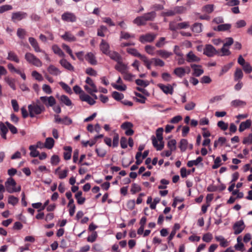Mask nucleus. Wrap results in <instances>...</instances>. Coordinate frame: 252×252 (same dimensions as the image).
I'll use <instances>...</instances> for the list:
<instances>
[{"label":"nucleus","instance_id":"5fc2aeb1","mask_svg":"<svg viewBox=\"0 0 252 252\" xmlns=\"http://www.w3.org/2000/svg\"><path fill=\"white\" fill-rule=\"evenodd\" d=\"M95 152L98 157L103 158L106 154V151L102 148H97L95 149Z\"/></svg>","mask_w":252,"mask_h":252},{"label":"nucleus","instance_id":"bb28decb","mask_svg":"<svg viewBox=\"0 0 252 252\" xmlns=\"http://www.w3.org/2000/svg\"><path fill=\"white\" fill-rule=\"evenodd\" d=\"M252 122L250 120H247L245 122H242L239 127V130L240 132H242L246 129L250 127L251 126Z\"/></svg>","mask_w":252,"mask_h":252},{"label":"nucleus","instance_id":"13d9d810","mask_svg":"<svg viewBox=\"0 0 252 252\" xmlns=\"http://www.w3.org/2000/svg\"><path fill=\"white\" fill-rule=\"evenodd\" d=\"M145 50L148 54L151 55H154L155 48L154 46L148 45L145 47Z\"/></svg>","mask_w":252,"mask_h":252},{"label":"nucleus","instance_id":"473e14b6","mask_svg":"<svg viewBox=\"0 0 252 252\" xmlns=\"http://www.w3.org/2000/svg\"><path fill=\"white\" fill-rule=\"evenodd\" d=\"M202 160V158L201 157H198L195 160L189 161L187 163V166L189 167H191L193 165H197L199 163H201H201Z\"/></svg>","mask_w":252,"mask_h":252},{"label":"nucleus","instance_id":"8fccbe9b","mask_svg":"<svg viewBox=\"0 0 252 252\" xmlns=\"http://www.w3.org/2000/svg\"><path fill=\"white\" fill-rule=\"evenodd\" d=\"M174 8L176 14L184 13L187 10L186 7L183 6H177L174 7Z\"/></svg>","mask_w":252,"mask_h":252},{"label":"nucleus","instance_id":"338daca9","mask_svg":"<svg viewBox=\"0 0 252 252\" xmlns=\"http://www.w3.org/2000/svg\"><path fill=\"white\" fill-rule=\"evenodd\" d=\"M212 238H213V236H212V234H211L210 233H207L203 235V236L202 237V240L203 241H204L205 242L209 243L211 241Z\"/></svg>","mask_w":252,"mask_h":252},{"label":"nucleus","instance_id":"aec40b11","mask_svg":"<svg viewBox=\"0 0 252 252\" xmlns=\"http://www.w3.org/2000/svg\"><path fill=\"white\" fill-rule=\"evenodd\" d=\"M107 56H108L111 59L115 61L117 63L123 60L122 57L116 51H110Z\"/></svg>","mask_w":252,"mask_h":252},{"label":"nucleus","instance_id":"4468645a","mask_svg":"<svg viewBox=\"0 0 252 252\" xmlns=\"http://www.w3.org/2000/svg\"><path fill=\"white\" fill-rule=\"evenodd\" d=\"M190 67L193 70L192 75L193 76L199 77L204 73V70L200 65L191 64Z\"/></svg>","mask_w":252,"mask_h":252},{"label":"nucleus","instance_id":"dca6fc26","mask_svg":"<svg viewBox=\"0 0 252 252\" xmlns=\"http://www.w3.org/2000/svg\"><path fill=\"white\" fill-rule=\"evenodd\" d=\"M115 68L119 72L124 74L127 71L128 67L126 64L123 63L122 60L117 63V64L115 66Z\"/></svg>","mask_w":252,"mask_h":252},{"label":"nucleus","instance_id":"f3484780","mask_svg":"<svg viewBox=\"0 0 252 252\" xmlns=\"http://www.w3.org/2000/svg\"><path fill=\"white\" fill-rule=\"evenodd\" d=\"M79 97L82 101H86L91 105H93L95 103V101L93 98L88 94H85L84 93L81 94Z\"/></svg>","mask_w":252,"mask_h":252},{"label":"nucleus","instance_id":"4d7b16f0","mask_svg":"<svg viewBox=\"0 0 252 252\" xmlns=\"http://www.w3.org/2000/svg\"><path fill=\"white\" fill-rule=\"evenodd\" d=\"M141 60L144 62V64L147 67L148 69H151V64L152 61L149 60L148 58L145 56L144 57H142Z\"/></svg>","mask_w":252,"mask_h":252},{"label":"nucleus","instance_id":"c756f323","mask_svg":"<svg viewBox=\"0 0 252 252\" xmlns=\"http://www.w3.org/2000/svg\"><path fill=\"white\" fill-rule=\"evenodd\" d=\"M231 27V25L230 24H220L216 28H214V30L218 31H226L229 30Z\"/></svg>","mask_w":252,"mask_h":252},{"label":"nucleus","instance_id":"f8f14e48","mask_svg":"<svg viewBox=\"0 0 252 252\" xmlns=\"http://www.w3.org/2000/svg\"><path fill=\"white\" fill-rule=\"evenodd\" d=\"M28 16L27 13L22 11L13 12L12 14L11 19L14 22L17 21H20L23 19L26 18Z\"/></svg>","mask_w":252,"mask_h":252},{"label":"nucleus","instance_id":"f03ea898","mask_svg":"<svg viewBox=\"0 0 252 252\" xmlns=\"http://www.w3.org/2000/svg\"><path fill=\"white\" fill-rule=\"evenodd\" d=\"M16 183L12 178H9L5 183V189L10 193L19 192L21 190V187H16Z\"/></svg>","mask_w":252,"mask_h":252},{"label":"nucleus","instance_id":"3c124183","mask_svg":"<svg viewBox=\"0 0 252 252\" xmlns=\"http://www.w3.org/2000/svg\"><path fill=\"white\" fill-rule=\"evenodd\" d=\"M214 10L213 4H207L202 7V11L210 13Z\"/></svg>","mask_w":252,"mask_h":252},{"label":"nucleus","instance_id":"9b49d317","mask_svg":"<svg viewBox=\"0 0 252 252\" xmlns=\"http://www.w3.org/2000/svg\"><path fill=\"white\" fill-rule=\"evenodd\" d=\"M216 49L211 44H207L204 49L203 54L208 57H213L217 54Z\"/></svg>","mask_w":252,"mask_h":252},{"label":"nucleus","instance_id":"e2e57ef3","mask_svg":"<svg viewBox=\"0 0 252 252\" xmlns=\"http://www.w3.org/2000/svg\"><path fill=\"white\" fill-rule=\"evenodd\" d=\"M5 82L9 85V86L13 90H15V85L13 79L9 77L5 78Z\"/></svg>","mask_w":252,"mask_h":252},{"label":"nucleus","instance_id":"0eeeda50","mask_svg":"<svg viewBox=\"0 0 252 252\" xmlns=\"http://www.w3.org/2000/svg\"><path fill=\"white\" fill-rule=\"evenodd\" d=\"M39 99L47 107H53L56 102L55 98L53 96H41Z\"/></svg>","mask_w":252,"mask_h":252},{"label":"nucleus","instance_id":"ea45409f","mask_svg":"<svg viewBox=\"0 0 252 252\" xmlns=\"http://www.w3.org/2000/svg\"><path fill=\"white\" fill-rule=\"evenodd\" d=\"M29 150L31 151L30 155L32 157H36L39 156V152L36 150L34 145H31L29 147Z\"/></svg>","mask_w":252,"mask_h":252},{"label":"nucleus","instance_id":"a18cd8bd","mask_svg":"<svg viewBox=\"0 0 252 252\" xmlns=\"http://www.w3.org/2000/svg\"><path fill=\"white\" fill-rule=\"evenodd\" d=\"M233 65V63H230L225 65H224L222 68H221V70L220 73V74L219 75L220 76H222V75H223L224 73H225L226 72H227L229 69L232 67Z\"/></svg>","mask_w":252,"mask_h":252},{"label":"nucleus","instance_id":"2eb2a0df","mask_svg":"<svg viewBox=\"0 0 252 252\" xmlns=\"http://www.w3.org/2000/svg\"><path fill=\"white\" fill-rule=\"evenodd\" d=\"M158 86L165 94H172L173 93V88L171 85H164L162 84H158Z\"/></svg>","mask_w":252,"mask_h":252},{"label":"nucleus","instance_id":"7ed1b4c3","mask_svg":"<svg viewBox=\"0 0 252 252\" xmlns=\"http://www.w3.org/2000/svg\"><path fill=\"white\" fill-rule=\"evenodd\" d=\"M25 58L29 63L37 67H41L42 65L40 60L31 53H26Z\"/></svg>","mask_w":252,"mask_h":252},{"label":"nucleus","instance_id":"f257e3e1","mask_svg":"<svg viewBox=\"0 0 252 252\" xmlns=\"http://www.w3.org/2000/svg\"><path fill=\"white\" fill-rule=\"evenodd\" d=\"M157 14L155 11H151L144 13L143 15L137 17L133 23L138 26H145L147 21H153L155 19Z\"/></svg>","mask_w":252,"mask_h":252},{"label":"nucleus","instance_id":"4c0bfd02","mask_svg":"<svg viewBox=\"0 0 252 252\" xmlns=\"http://www.w3.org/2000/svg\"><path fill=\"white\" fill-rule=\"evenodd\" d=\"M54 140L52 138H47L44 143L45 147L48 149H52L54 146Z\"/></svg>","mask_w":252,"mask_h":252},{"label":"nucleus","instance_id":"79ce46f5","mask_svg":"<svg viewBox=\"0 0 252 252\" xmlns=\"http://www.w3.org/2000/svg\"><path fill=\"white\" fill-rule=\"evenodd\" d=\"M82 192L80 191L77 192V193L75 195V197L77 199V203L80 204H83L85 201V198L82 197Z\"/></svg>","mask_w":252,"mask_h":252},{"label":"nucleus","instance_id":"9d476101","mask_svg":"<svg viewBox=\"0 0 252 252\" xmlns=\"http://www.w3.org/2000/svg\"><path fill=\"white\" fill-rule=\"evenodd\" d=\"M62 19L67 22H75L76 21V17L73 13L66 12L62 14Z\"/></svg>","mask_w":252,"mask_h":252},{"label":"nucleus","instance_id":"6ab92c4d","mask_svg":"<svg viewBox=\"0 0 252 252\" xmlns=\"http://www.w3.org/2000/svg\"><path fill=\"white\" fill-rule=\"evenodd\" d=\"M29 41L36 52H42V50L40 49L39 46L37 41L34 38L32 37H29Z\"/></svg>","mask_w":252,"mask_h":252},{"label":"nucleus","instance_id":"a878e982","mask_svg":"<svg viewBox=\"0 0 252 252\" xmlns=\"http://www.w3.org/2000/svg\"><path fill=\"white\" fill-rule=\"evenodd\" d=\"M60 63L62 65V66H63L65 69L70 71L74 70V67L71 65L70 63L67 61L66 60L64 59H62L60 61Z\"/></svg>","mask_w":252,"mask_h":252},{"label":"nucleus","instance_id":"f704fd0d","mask_svg":"<svg viewBox=\"0 0 252 252\" xmlns=\"http://www.w3.org/2000/svg\"><path fill=\"white\" fill-rule=\"evenodd\" d=\"M192 31L195 33H200L202 31V25L200 23H194L191 28Z\"/></svg>","mask_w":252,"mask_h":252},{"label":"nucleus","instance_id":"c9c22d12","mask_svg":"<svg viewBox=\"0 0 252 252\" xmlns=\"http://www.w3.org/2000/svg\"><path fill=\"white\" fill-rule=\"evenodd\" d=\"M215 239L220 242V245L222 247H226L228 245L227 241L222 236H216Z\"/></svg>","mask_w":252,"mask_h":252},{"label":"nucleus","instance_id":"cd10ccee","mask_svg":"<svg viewBox=\"0 0 252 252\" xmlns=\"http://www.w3.org/2000/svg\"><path fill=\"white\" fill-rule=\"evenodd\" d=\"M126 51L129 54L139 58L141 60L142 59V57H144L145 55H141L140 53L138 52V51L135 48H128L126 49Z\"/></svg>","mask_w":252,"mask_h":252},{"label":"nucleus","instance_id":"09e8293b","mask_svg":"<svg viewBox=\"0 0 252 252\" xmlns=\"http://www.w3.org/2000/svg\"><path fill=\"white\" fill-rule=\"evenodd\" d=\"M135 35L134 34H130V33L125 32H121L120 33V38L124 39H128L129 38H134Z\"/></svg>","mask_w":252,"mask_h":252},{"label":"nucleus","instance_id":"2f4dec72","mask_svg":"<svg viewBox=\"0 0 252 252\" xmlns=\"http://www.w3.org/2000/svg\"><path fill=\"white\" fill-rule=\"evenodd\" d=\"M64 150L65 151L63 153V158L65 160L70 159L71 156L72 148L70 146H66L64 147Z\"/></svg>","mask_w":252,"mask_h":252},{"label":"nucleus","instance_id":"774afa93","mask_svg":"<svg viewBox=\"0 0 252 252\" xmlns=\"http://www.w3.org/2000/svg\"><path fill=\"white\" fill-rule=\"evenodd\" d=\"M32 75L38 81H41L43 79L42 75L35 70L32 72Z\"/></svg>","mask_w":252,"mask_h":252},{"label":"nucleus","instance_id":"6e6552de","mask_svg":"<svg viewBox=\"0 0 252 252\" xmlns=\"http://www.w3.org/2000/svg\"><path fill=\"white\" fill-rule=\"evenodd\" d=\"M133 125L129 122H126L123 123L121 126V128L126 130L125 134L127 136L132 135L134 131L132 129Z\"/></svg>","mask_w":252,"mask_h":252},{"label":"nucleus","instance_id":"ddd939ff","mask_svg":"<svg viewBox=\"0 0 252 252\" xmlns=\"http://www.w3.org/2000/svg\"><path fill=\"white\" fill-rule=\"evenodd\" d=\"M110 48V47L109 43L104 39H101L99 45V48L102 53L106 55H107L111 51Z\"/></svg>","mask_w":252,"mask_h":252},{"label":"nucleus","instance_id":"864d4df0","mask_svg":"<svg viewBox=\"0 0 252 252\" xmlns=\"http://www.w3.org/2000/svg\"><path fill=\"white\" fill-rule=\"evenodd\" d=\"M19 199L13 195H10L8 198V203L14 206L18 203Z\"/></svg>","mask_w":252,"mask_h":252},{"label":"nucleus","instance_id":"49530a36","mask_svg":"<svg viewBox=\"0 0 252 252\" xmlns=\"http://www.w3.org/2000/svg\"><path fill=\"white\" fill-rule=\"evenodd\" d=\"M107 28L106 26L101 25L97 29V35L99 36L104 37L105 34L104 32L107 31Z\"/></svg>","mask_w":252,"mask_h":252},{"label":"nucleus","instance_id":"6e6d98bb","mask_svg":"<svg viewBox=\"0 0 252 252\" xmlns=\"http://www.w3.org/2000/svg\"><path fill=\"white\" fill-rule=\"evenodd\" d=\"M163 131V129L162 127H159L157 129L156 131V136L157 137V139L159 141H163V137H162V132Z\"/></svg>","mask_w":252,"mask_h":252},{"label":"nucleus","instance_id":"c85d7f7f","mask_svg":"<svg viewBox=\"0 0 252 252\" xmlns=\"http://www.w3.org/2000/svg\"><path fill=\"white\" fill-rule=\"evenodd\" d=\"M7 59L11 61L15 62L17 63H18L20 62L17 55L14 52L11 51H10L8 52Z\"/></svg>","mask_w":252,"mask_h":252},{"label":"nucleus","instance_id":"c03bdc74","mask_svg":"<svg viewBox=\"0 0 252 252\" xmlns=\"http://www.w3.org/2000/svg\"><path fill=\"white\" fill-rule=\"evenodd\" d=\"M188 145V142L187 139H182L180 142L179 148L182 152H184L186 150Z\"/></svg>","mask_w":252,"mask_h":252},{"label":"nucleus","instance_id":"72a5a7b5","mask_svg":"<svg viewBox=\"0 0 252 252\" xmlns=\"http://www.w3.org/2000/svg\"><path fill=\"white\" fill-rule=\"evenodd\" d=\"M157 54L161 58L166 59L172 55L171 52L164 50H160L157 51Z\"/></svg>","mask_w":252,"mask_h":252},{"label":"nucleus","instance_id":"423d86ee","mask_svg":"<svg viewBox=\"0 0 252 252\" xmlns=\"http://www.w3.org/2000/svg\"><path fill=\"white\" fill-rule=\"evenodd\" d=\"M156 37V34L148 33L145 34L141 35L139 37V41L142 43L152 42L155 40Z\"/></svg>","mask_w":252,"mask_h":252},{"label":"nucleus","instance_id":"5701e85b","mask_svg":"<svg viewBox=\"0 0 252 252\" xmlns=\"http://www.w3.org/2000/svg\"><path fill=\"white\" fill-rule=\"evenodd\" d=\"M47 71L50 74L54 76H58L61 73L59 69L53 65H50L47 68Z\"/></svg>","mask_w":252,"mask_h":252},{"label":"nucleus","instance_id":"7c9ffc66","mask_svg":"<svg viewBox=\"0 0 252 252\" xmlns=\"http://www.w3.org/2000/svg\"><path fill=\"white\" fill-rule=\"evenodd\" d=\"M59 99L63 104L67 106L72 105V102L69 98L65 95H62L59 97Z\"/></svg>","mask_w":252,"mask_h":252},{"label":"nucleus","instance_id":"bf43d9fd","mask_svg":"<svg viewBox=\"0 0 252 252\" xmlns=\"http://www.w3.org/2000/svg\"><path fill=\"white\" fill-rule=\"evenodd\" d=\"M217 126L222 130H225L228 128V125L222 121H219Z\"/></svg>","mask_w":252,"mask_h":252},{"label":"nucleus","instance_id":"b1692460","mask_svg":"<svg viewBox=\"0 0 252 252\" xmlns=\"http://www.w3.org/2000/svg\"><path fill=\"white\" fill-rule=\"evenodd\" d=\"M152 143L153 146L156 148L157 150L158 151L161 150L164 147V143L163 141L159 142V144H158V140L156 139V138L153 136L152 137Z\"/></svg>","mask_w":252,"mask_h":252},{"label":"nucleus","instance_id":"1a4fd4ad","mask_svg":"<svg viewBox=\"0 0 252 252\" xmlns=\"http://www.w3.org/2000/svg\"><path fill=\"white\" fill-rule=\"evenodd\" d=\"M55 122L58 124H63L65 125H69L72 124V121L69 117L65 116L63 118H61L58 115L54 116Z\"/></svg>","mask_w":252,"mask_h":252},{"label":"nucleus","instance_id":"69168bd1","mask_svg":"<svg viewBox=\"0 0 252 252\" xmlns=\"http://www.w3.org/2000/svg\"><path fill=\"white\" fill-rule=\"evenodd\" d=\"M5 124L6 125L8 128H9V129L10 130L12 133L16 134L17 133V129L15 126L11 125L10 123L8 122H5Z\"/></svg>","mask_w":252,"mask_h":252},{"label":"nucleus","instance_id":"58836bf2","mask_svg":"<svg viewBox=\"0 0 252 252\" xmlns=\"http://www.w3.org/2000/svg\"><path fill=\"white\" fill-rule=\"evenodd\" d=\"M243 77V73L242 70L239 68H236L235 72L234 73V79L235 81H238L239 80L241 79Z\"/></svg>","mask_w":252,"mask_h":252},{"label":"nucleus","instance_id":"de8ad7c7","mask_svg":"<svg viewBox=\"0 0 252 252\" xmlns=\"http://www.w3.org/2000/svg\"><path fill=\"white\" fill-rule=\"evenodd\" d=\"M176 141L175 139H171L168 142L167 147L171 151H175L176 149Z\"/></svg>","mask_w":252,"mask_h":252},{"label":"nucleus","instance_id":"a211bd4d","mask_svg":"<svg viewBox=\"0 0 252 252\" xmlns=\"http://www.w3.org/2000/svg\"><path fill=\"white\" fill-rule=\"evenodd\" d=\"M85 60L92 65H96L97 60L94 54L92 52H89L85 55Z\"/></svg>","mask_w":252,"mask_h":252},{"label":"nucleus","instance_id":"052dcab7","mask_svg":"<svg viewBox=\"0 0 252 252\" xmlns=\"http://www.w3.org/2000/svg\"><path fill=\"white\" fill-rule=\"evenodd\" d=\"M113 97L116 100H121L124 98L123 94L115 91L112 94Z\"/></svg>","mask_w":252,"mask_h":252},{"label":"nucleus","instance_id":"e433bc0d","mask_svg":"<svg viewBox=\"0 0 252 252\" xmlns=\"http://www.w3.org/2000/svg\"><path fill=\"white\" fill-rule=\"evenodd\" d=\"M246 105V102L240 99H235L231 102V105L234 107L244 106Z\"/></svg>","mask_w":252,"mask_h":252},{"label":"nucleus","instance_id":"20e7f679","mask_svg":"<svg viewBox=\"0 0 252 252\" xmlns=\"http://www.w3.org/2000/svg\"><path fill=\"white\" fill-rule=\"evenodd\" d=\"M28 109L31 117L33 118L35 115L41 113L45 110L43 106H40L37 104H30L28 106Z\"/></svg>","mask_w":252,"mask_h":252},{"label":"nucleus","instance_id":"412c9836","mask_svg":"<svg viewBox=\"0 0 252 252\" xmlns=\"http://www.w3.org/2000/svg\"><path fill=\"white\" fill-rule=\"evenodd\" d=\"M200 61V59L197 57L191 51L189 52V53L187 55V61L189 63L199 62Z\"/></svg>","mask_w":252,"mask_h":252},{"label":"nucleus","instance_id":"603ef678","mask_svg":"<svg viewBox=\"0 0 252 252\" xmlns=\"http://www.w3.org/2000/svg\"><path fill=\"white\" fill-rule=\"evenodd\" d=\"M59 84L62 87V88L67 93L71 94L72 93L71 88L66 84L63 82H59Z\"/></svg>","mask_w":252,"mask_h":252},{"label":"nucleus","instance_id":"39448f33","mask_svg":"<svg viewBox=\"0 0 252 252\" xmlns=\"http://www.w3.org/2000/svg\"><path fill=\"white\" fill-rule=\"evenodd\" d=\"M245 226L244 222L242 220L235 222L233 225L234 234L235 235L240 234L244 230Z\"/></svg>","mask_w":252,"mask_h":252},{"label":"nucleus","instance_id":"37998d69","mask_svg":"<svg viewBox=\"0 0 252 252\" xmlns=\"http://www.w3.org/2000/svg\"><path fill=\"white\" fill-rule=\"evenodd\" d=\"M179 23H177L176 21H173L170 22L169 24V29L170 31H175L179 30Z\"/></svg>","mask_w":252,"mask_h":252},{"label":"nucleus","instance_id":"0e129e2a","mask_svg":"<svg viewBox=\"0 0 252 252\" xmlns=\"http://www.w3.org/2000/svg\"><path fill=\"white\" fill-rule=\"evenodd\" d=\"M152 61H154V64L155 66H163L165 64L164 62L160 59L158 58H153Z\"/></svg>","mask_w":252,"mask_h":252},{"label":"nucleus","instance_id":"680f3d73","mask_svg":"<svg viewBox=\"0 0 252 252\" xmlns=\"http://www.w3.org/2000/svg\"><path fill=\"white\" fill-rule=\"evenodd\" d=\"M141 187L136 184H133L131 188V192L132 194H135V193L139 192L141 190Z\"/></svg>","mask_w":252,"mask_h":252},{"label":"nucleus","instance_id":"4be33fe9","mask_svg":"<svg viewBox=\"0 0 252 252\" xmlns=\"http://www.w3.org/2000/svg\"><path fill=\"white\" fill-rule=\"evenodd\" d=\"M173 73L178 77L182 78L186 74V70L182 67H178L174 69Z\"/></svg>","mask_w":252,"mask_h":252},{"label":"nucleus","instance_id":"393cba45","mask_svg":"<svg viewBox=\"0 0 252 252\" xmlns=\"http://www.w3.org/2000/svg\"><path fill=\"white\" fill-rule=\"evenodd\" d=\"M61 37L64 40L72 42L76 41V37L70 32H66L63 35L61 36Z\"/></svg>","mask_w":252,"mask_h":252},{"label":"nucleus","instance_id":"a19ab883","mask_svg":"<svg viewBox=\"0 0 252 252\" xmlns=\"http://www.w3.org/2000/svg\"><path fill=\"white\" fill-rule=\"evenodd\" d=\"M52 50L55 54L58 55L60 57H64L65 56L64 53L61 48L57 45H54L52 46Z\"/></svg>","mask_w":252,"mask_h":252}]
</instances>
